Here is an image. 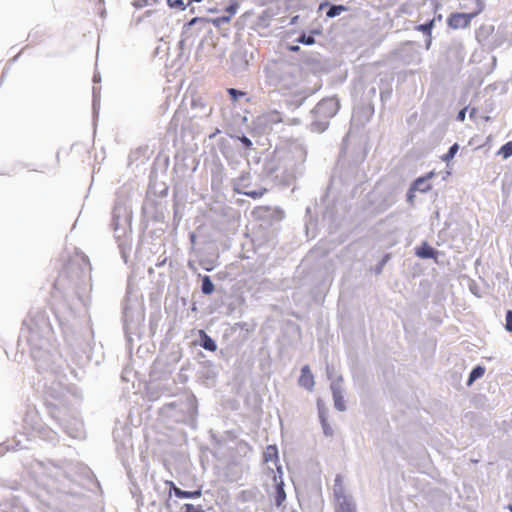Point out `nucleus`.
<instances>
[{
  "mask_svg": "<svg viewBox=\"0 0 512 512\" xmlns=\"http://www.w3.org/2000/svg\"><path fill=\"white\" fill-rule=\"evenodd\" d=\"M54 295L62 301L55 310L30 312L23 320L17 350L24 354L26 347L38 373L46 374L43 405L48 416L73 439L85 437L84 423L75 405V398L64 382V361L55 346V331L51 316L57 322L66 343L85 354L84 363L93 360L95 345L89 308L91 305V275L80 264L70 261L53 283Z\"/></svg>",
  "mask_w": 512,
  "mask_h": 512,
  "instance_id": "nucleus-1",
  "label": "nucleus"
},
{
  "mask_svg": "<svg viewBox=\"0 0 512 512\" xmlns=\"http://www.w3.org/2000/svg\"><path fill=\"white\" fill-rule=\"evenodd\" d=\"M45 474L49 489L59 493L62 505L73 512L88 508L91 503L90 493L100 489L93 471L84 464L49 461L45 466Z\"/></svg>",
  "mask_w": 512,
  "mask_h": 512,
  "instance_id": "nucleus-2",
  "label": "nucleus"
},
{
  "mask_svg": "<svg viewBox=\"0 0 512 512\" xmlns=\"http://www.w3.org/2000/svg\"><path fill=\"white\" fill-rule=\"evenodd\" d=\"M264 162L259 176L269 179L275 185L288 187L305 172L307 150L302 144L294 143L288 149L264 152Z\"/></svg>",
  "mask_w": 512,
  "mask_h": 512,
  "instance_id": "nucleus-3",
  "label": "nucleus"
},
{
  "mask_svg": "<svg viewBox=\"0 0 512 512\" xmlns=\"http://www.w3.org/2000/svg\"><path fill=\"white\" fill-rule=\"evenodd\" d=\"M158 415L167 422L183 423L195 428L198 416L197 397L193 393L175 397L158 409Z\"/></svg>",
  "mask_w": 512,
  "mask_h": 512,
  "instance_id": "nucleus-4",
  "label": "nucleus"
},
{
  "mask_svg": "<svg viewBox=\"0 0 512 512\" xmlns=\"http://www.w3.org/2000/svg\"><path fill=\"white\" fill-rule=\"evenodd\" d=\"M123 331L126 346L131 352L134 342L140 341L145 334V307L137 298L126 296L122 308Z\"/></svg>",
  "mask_w": 512,
  "mask_h": 512,
  "instance_id": "nucleus-5",
  "label": "nucleus"
},
{
  "mask_svg": "<svg viewBox=\"0 0 512 512\" xmlns=\"http://www.w3.org/2000/svg\"><path fill=\"white\" fill-rule=\"evenodd\" d=\"M132 218L131 206L127 204L126 200L117 198L112 209L110 225L114 231L121 258L125 264L129 263L132 250V239L126 236L127 228L131 229Z\"/></svg>",
  "mask_w": 512,
  "mask_h": 512,
  "instance_id": "nucleus-6",
  "label": "nucleus"
},
{
  "mask_svg": "<svg viewBox=\"0 0 512 512\" xmlns=\"http://www.w3.org/2000/svg\"><path fill=\"white\" fill-rule=\"evenodd\" d=\"M340 107V99L336 95L320 100L311 111L313 117L310 124L311 131L325 132L330 125V120L337 115Z\"/></svg>",
  "mask_w": 512,
  "mask_h": 512,
  "instance_id": "nucleus-7",
  "label": "nucleus"
},
{
  "mask_svg": "<svg viewBox=\"0 0 512 512\" xmlns=\"http://www.w3.org/2000/svg\"><path fill=\"white\" fill-rule=\"evenodd\" d=\"M152 192V187L149 186L147 191V196L144 199L141 207V230L146 231L151 222L160 225L166 224V205L162 200H157L155 198H151L150 194Z\"/></svg>",
  "mask_w": 512,
  "mask_h": 512,
  "instance_id": "nucleus-8",
  "label": "nucleus"
},
{
  "mask_svg": "<svg viewBox=\"0 0 512 512\" xmlns=\"http://www.w3.org/2000/svg\"><path fill=\"white\" fill-rule=\"evenodd\" d=\"M217 148L232 169L238 168L242 160L245 158L244 153H242L238 144H236L235 140L230 138L228 135L227 137H220L218 139Z\"/></svg>",
  "mask_w": 512,
  "mask_h": 512,
  "instance_id": "nucleus-9",
  "label": "nucleus"
},
{
  "mask_svg": "<svg viewBox=\"0 0 512 512\" xmlns=\"http://www.w3.org/2000/svg\"><path fill=\"white\" fill-rule=\"evenodd\" d=\"M282 122V114L277 110H272L258 115L252 121L250 132L253 136L269 134L275 125H278Z\"/></svg>",
  "mask_w": 512,
  "mask_h": 512,
  "instance_id": "nucleus-10",
  "label": "nucleus"
},
{
  "mask_svg": "<svg viewBox=\"0 0 512 512\" xmlns=\"http://www.w3.org/2000/svg\"><path fill=\"white\" fill-rule=\"evenodd\" d=\"M253 213L261 222L260 227H271L272 232L279 229L278 225L285 217V213L280 207L260 206Z\"/></svg>",
  "mask_w": 512,
  "mask_h": 512,
  "instance_id": "nucleus-11",
  "label": "nucleus"
},
{
  "mask_svg": "<svg viewBox=\"0 0 512 512\" xmlns=\"http://www.w3.org/2000/svg\"><path fill=\"white\" fill-rule=\"evenodd\" d=\"M220 368L209 359L200 360L199 367L196 370L198 383L206 388H214L218 381Z\"/></svg>",
  "mask_w": 512,
  "mask_h": 512,
  "instance_id": "nucleus-12",
  "label": "nucleus"
},
{
  "mask_svg": "<svg viewBox=\"0 0 512 512\" xmlns=\"http://www.w3.org/2000/svg\"><path fill=\"white\" fill-rule=\"evenodd\" d=\"M219 250L214 243L206 245L199 254L198 263L200 267L207 271H213L219 265Z\"/></svg>",
  "mask_w": 512,
  "mask_h": 512,
  "instance_id": "nucleus-13",
  "label": "nucleus"
},
{
  "mask_svg": "<svg viewBox=\"0 0 512 512\" xmlns=\"http://www.w3.org/2000/svg\"><path fill=\"white\" fill-rule=\"evenodd\" d=\"M343 382V376L338 375L335 380L331 381L330 384L334 408L339 412H344L347 410L346 400L344 397L345 389L342 386Z\"/></svg>",
  "mask_w": 512,
  "mask_h": 512,
  "instance_id": "nucleus-14",
  "label": "nucleus"
},
{
  "mask_svg": "<svg viewBox=\"0 0 512 512\" xmlns=\"http://www.w3.org/2000/svg\"><path fill=\"white\" fill-rule=\"evenodd\" d=\"M323 35V27L320 23H314L311 26L301 29L298 36L294 39L297 44L311 46L316 43V36Z\"/></svg>",
  "mask_w": 512,
  "mask_h": 512,
  "instance_id": "nucleus-15",
  "label": "nucleus"
},
{
  "mask_svg": "<svg viewBox=\"0 0 512 512\" xmlns=\"http://www.w3.org/2000/svg\"><path fill=\"white\" fill-rule=\"evenodd\" d=\"M414 255L419 259L434 260L436 263H438L439 256L444 255V252L431 246L427 240H423L414 248Z\"/></svg>",
  "mask_w": 512,
  "mask_h": 512,
  "instance_id": "nucleus-16",
  "label": "nucleus"
},
{
  "mask_svg": "<svg viewBox=\"0 0 512 512\" xmlns=\"http://www.w3.org/2000/svg\"><path fill=\"white\" fill-rule=\"evenodd\" d=\"M248 52L244 48H238L230 54L231 70L235 74L242 73L249 65Z\"/></svg>",
  "mask_w": 512,
  "mask_h": 512,
  "instance_id": "nucleus-17",
  "label": "nucleus"
},
{
  "mask_svg": "<svg viewBox=\"0 0 512 512\" xmlns=\"http://www.w3.org/2000/svg\"><path fill=\"white\" fill-rule=\"evenodd\" d=\"M31 429L34 436H37L47 442L55 443L58 441L57 432H55L52 428L46 426L39 420H32Z\"/></svg>",
  "mask_w": 512,
  "mask_h": 512,
  "instance_id": "nucleus-18",
  "label": "nucleus"
},
{
  "mask_svg": "<svg viewBox=\"0 0 512 512\" xmlns=\"http://www.w3.org/2000/svg\"><path fill=\"white\" fill-rule=\"evenodd\" d=\"M472 20L468 12H452L447 17L446 23L450 29L457 30L469 27Z\"/></svg>",
  "mask_w": 512,
  "mask_h": 512,
  "instance_id": "nucleus-19",
  "label": "nucleus"
},
{
  "mask_svg": "<svg viewBox=\"0 0 512 512\" xmlns=\"http://www.w3.org/2000/svg\"><path fill=\"white\" fill-rule=\"evenodd\" d=\"M349 9L350 7L347 5L335 4L329 0H323L318 5L317 12L325 11V18L332 19L341 15L343 12H347Z\"/></svg>",
  "mask_w": 512,
  "mask_h": 512,
  "instance_id": "nucleus-20",
  "label": "nucleus"
},
{
  "mask_svg": "<svg viewBox=\"0 0 512 512\" xmlns=\"http://www.w3.org/2000/svg\"><path fill=\"white\" fill-rule=\"evenodd\" d=\"M165 485L170 487V496L174 495L179 499H197L202 496V486L198 487L195 490H183L176 486V484L171 480H166Z\"/></svg>",
  "mask_w": 512,
  "mask_h": 512,
  "instance_id": "nucleus-21",
  "label": "nucleus"
},
{
  "mask_svg": "<svg viewBox=\"0 0 512 512\" xmlns=\"http://www.w3.org/2000/svg\"><path fill=\"white\" fill-rule=\"evenodd\" d=\"M195 346H199L208 352H216L218 344L204 329H199L197 338L194 340Z\"/></svg>",
  "mask_w": 512,
  "mask_h": 512,
  "instance_id": "nucleus-22",
  "label": "nucleus"
},
{
  "mask_svg": "<svg viewBox=\"0 0 512 512\" xmlns=\"http://www.w3.org/2000/svg\"><path fill=\"white\" fill-rule=\"evenodd\" d=\"M415 46L416 42L406 41L395 50V56L405 63H410L415 58Z\"/></svg>",
  "mask_w": 512,
  "mask_h": 512,
  "instance_id": "nucleus-23",
  "label": "nucleus"
},
{
  "mask_svg": "<svg viewBox=\"0 0 512 512\" xmlns=\"http://www.w3.org/2000/svg\"><path fill=\"white\" fill-rule=\"evenodd\" d=\"M435 28V19H427L424 23L417 24L414 27L415 31L421 32L424 36V47L429 50L432 45V31Z\"/></svg>",
  "mask_w": 512,
  "mask_h": 512,
  "instance_id": "nucleus-24",
  "label": "nucleus"
},
{
  "mask_svg": "<svg viewBox=\"0 0 512 512\" xmlns=\"http://www.w3.org/2000/svg\"><path fill=\"white\" fill-rule=\"evenodd\" d=\"M393 77H383L379 79L378 82V89H379V96L380 101L382 103V106L384 107L385 104L391 100L392 94H393Z\"/></svg>",
  "mask_w": 512,
  "mask_h": 512,
  "instance_id": "nucleus-25",
  "label": "nucleus"
},
{
  "mask_svg": "<svg viewBox=\"0 0 512 512\" xmlns=\"http://www.w3.org/2000/svg\"><path fill=\"white\" fill-rule=\"evenodd\" d=\"M131 454H132V444L127 446L125 443H122L121 445L117 446L118 458L120 459L122 465L124 466L128 478L132 481V478H133L132 469L129 464V458H130Z\"/></svg>",
  "mask_w": 512,
  "mask_h": 512,
  "instance_id": "nucleus-26",
  "label": "nucleus"
},
{
  "mask_svg": "<svg viewBox=\"0 0 512 512\" xmlns=\"http://www.w3.org/2000/svg\"><path fill=\"white\" fill-rule=\"evenodd\" d=\"M298 385L307 391L312 392L315 386L314 375L308 364H305L300 369V376L298 378Z\"/></svg>",
  "mask_w": 512,
  "mask_h": 512,
  "instance_id": "nucleus-27",
  "label": "nucleus"
},
{
  "mask_svg": "<svg viewBox=\"0 0 512 512\" xmlns=\"http://www.w3.org/2000/svg\"><path fill=\"white\" fill-rule=\"evenodd\" d=\"M329 190L330 186H327L325 191L320 197V203H317V207L321 209V213L323 215V218H328L331 222H333L334 214H335V207L334 205H331L330 203H327L328 197H329Z\"/></svg>",
  "mask_w": 512,
  "mask_h": 512,
  "instance_id": "nucleus-28",
  "label": "nucleus"
},
{
  "mask_svg": "<svg viewBox=\"0 0 512 512\" xmlns=\"http://www.w3.org/2000/svg\"><path fill=\"white\" fill-rule=\"evenodd\" d=\"M505 43H508V47L512 46V41L508 38L506 31L498 28L492 35L487 50L493 51L499 47H502Z\"/></svg>",
  "mask_w": 512,
  "mask_h": 512,
  "instance_id": "nucleus-29",
  "label": "nucleus"
},
{
  "mask_svg": "<svg viewBox=\"0 0 512 512\" xmlns=\"http://www.w3.org/2000/svg\"><path fill=\"white\" fill-rule=\"evenodd\" d=\"M495 27L494 25H481L476 30V40L479 44H481L483 47L487 48L490 40L492 39V35L494 33Z\"/></svg>",
  "mask_w": 512,
  "mask_h": 512,
  "instance_id": "nucleus-30",
  "label": "nucleus"
},
{
  "mask_svg": "<svg viewBox=\"0 0 512 512\" xmlns=\"http://www.w3.org/2000/svg\"><path fill=\"white\" fill-rule=\"evenodd\" d=\"M251 185V174L249 171H242L241 174L231 180V186L235 193H241V190L247 189Z\"/></svg>",
  "mask_w": 512,
  "mask_h": 512,
  "instance_id": "nucleus-31",
  "label": "nucleus"
},
{
  "mask_svg": "<svg viewBox=\"0 0 512 512\" xmlns=\"http://www.w3.org/2000/svg\"><path fill=\"white\" fill-rule=\"evenodd\" d=\"M201 22H204V20L200 16L193 17L185 22L182 27L181 36L187 40L194 39L197 36L194 27L201 25Z\"/></svg>",
  "mask_w": 512,
  "mask_h": 512,
  "instance_id": "nucleus-32",
  "label": "nucleus"
},
{
  "mask_svg": "<svg viewBox=\"0 0 512 512\" xmlns=\"http://www.w3.org/2000/svg\"><path fill=\"white\" fill-rule=\"evenodd\" d=\"M166 227L167 225H161L160 227L153 228L148 231L147 235H145V231H142V235L139 237L138 247L136 249L135 255L137 256L140 246L144 245L146 237H150L152 240H161L165 233Z\"/></svg>",
  "mask_w": 512,
  "mask_h": 512,
  "instance_id": "nucleus-33",
  "label": "nucleus"
},
{
  "mask_svg": "<svg viewBox=\"0 0 512 512\" xmlns=\"http://www.w3.org/2000/svg\"><path fill=\"white\" fill-rule=\"evenodd\" d=\"M263 462L269 463L272 462L277 469L278 466H282L280 464V458H279V450L276 444H269L266 446L264 452H263Z\"/></svg>",
  "mask_w": 512,
  "mask_h": 512,
  "instance_id": "nucleus-34",
  "label": "nucleus"
},
{
  "mask_svg": "<svg viewBox=\"0 0 512 512\" xmlns=\"http://www.w3.org/2000/svg\"><path fill=\"white\" fill-rule=\"evenodd\" d=\"M230 138H233L235 140V143H240L241 148L240 150L242 153H244V157L246 158L248 156V152L252 149L253 142L252 140L247 137L243 132H238L235 134H229L227 133Z\"/></svg>",
  "mask_w": 512,
  "mask_h": 512,
  "instance_id": "nucleus-35",
  "label": "nucleus"
},
{
  "mask_svg": "<svg viewBox=\"0 0 512 512\" xmlns=\"http://www.w3.org/2000/svg\"><path fill=\"white\" fill-rule=\"evenodd\" d=\"M200 281V291L205 296H210L215 292V284L212 281V278L207 274H199L198 275Z\"/></svg>",
  "mask_w": 512,
  "mask_h": 512,
  "instance_id": "nucleus-36",
  "label": "nucleus"
},
{
  "mask_svg": "<svg viewBox=\"0 0 512 512\" xmlns=\"http://www.w3.org/2000/svg\"><path fill=\"white\" fill-rule=\"evenodd\" d=\"M22 449H28V446L26 444H23L21 439L15 437L11 441V443L4 442L0 444V457L3 456L8 451H18Z\"/></svg>",
  "mask_w": 512,
  "mask_h": 512,
  "instance_id": "nucleus-37",
  "label": "nucleus"
},
{
  "mask_svg": "<svg viewBox=\"0 0 512 512\" xmlns=\"http://www.w3.org/2000/svg\"><path fill=\"white\" fill-rule=\"evenodd\" d=\"M100 87L93 86L92 88V117H93V124L96 126V123L99 118V110H100Z\"/></svg>",
  "mask_w": 512,
  "mask_h": 512,
  "instance_id": "nucleus-38",
  "label": "nucleus"
},
{
  "mask_svg": "<svg viewBox=\"0 0 512 512\" xmlns=\"http://www.w3.org/2000/svg\"><path fill=\"white\" fill-rule=\"evenodd\" d=\"M486 372V367L483 364L475 365L466 380V386L471 387L478 379L482 378Z\"/></svg>",
  "mask_w": 512,
  "mask_h": 512,
  "instance_id": "nucleus-39",
  "label": "nucleus"
},
{
  "mask_svg": "<svg viewBox=\"0 0 512 512\" xmlns=\"http://www.w3.org/2000/svg\"><path fill=\"white\" fill-rule=\"evenodd\" d=\"M334 512H357L354 498H344L341 503H335Z\"/></svg>",
  "mask_w": 512,
  "mask_h": 512,
  "instance_id": "nucleus-40",
  "label": "nucleus"
},
{
  "mask_svg": "<svg viewBox=\"0 0 512 512\" xmlns=\"http://www.w3.org/2000/svg\"><path fill=\"white\" fill-rule=\"evenodd\" d=\"M3 512H21L20 500L17 497L11 499H5L0 502Z\"/></svg>",
  "mask_w": 512,
  "mask_h": 512,
  "instance_id": "nucleus-41",
  "label": "nucleus"
},
{
  "mask_svg": "<svg viewBox=\"0 0 512 512\" xmlns=\"http://www.w3.org/2000/svg\"><path fill=\"white\" fill-rule=\"evenodd\" d=\"M191 108L193 110L199 109L201 114L195 113L193 117H202L210 114L211 109L207 107L202 98H192Z\"/></svg>",
  "mask_w": 512,
  "mask_h": 512,
  "instance_id": "nucleus-42",
  "label": "nucleus"
},
{
  "mask_svg": "<svg viewBox=\"0 0 512 512\" xmlns=\"http://www.w3.org/2000/svg\"><path fill=\"white\" fill-rule=\"evenodd\" d=\"M410 185L413 189L417 190V192L427 193L432 189V183L425 180L424 177L418 176L416 177Z\"/></svg>",
  "mask_w": 512,
  "mask_h": 512,
  "instance_id": "nucleus-43",
  "label": "nucleus"
},
{
  "mask_svg": "<svg viewBox=\"0 0 512 512\" xmlns=\"http://www.w3.org/2000/svg\"><path fill=\"white\" fill-rule=\"evenodd\" d=\"M202 20H204V22H201L202 26L210 27V25L212 24L218 28L230 21L229 16H226L224 13L216 17H202Z\"/></svg>",
  "mask_w": 512,
  "mask_h": 512,
  "instance_id": "nucleus-44",
  "label": "nucleus"
},
{
  "mask_svg": "<svg viewBox=\"0 0 512 512\" xmlns=\"http://www.w3.org/2000/svg\"><path fill=\"white\" fill-rule=\"evenodd\" d=\"M270 472L273 474V489L274 490H285V484L283 480V468L282 466H278L276 472L273 471L272 468H269Z\"/></svg>",
  "mask_w": 512,
  "mask_h": 512,
  "instance_id": "nucleus-45",
  "label": "nucleus"
},
{
  "mask_svg": "<svg viewBox=\"0 0 512 512\" xmlns=\"http://www.w3.org/2000/svg\"><path fill=\"white\" fill-rule=\"evenodd\" d=\"M391 259L390 253H384L378 262L370 268L371 272L375 275H380L383 272L385 265Z\"/></svg>",
  "mask_w": 512,
  "mask_h": 512,
  "instance_id": "nucleus-46",
  "label": "nucleus"
},
{
  "mask_svg": "<svg viewBox=\"0 0 512 512\" xmlns=\"http://www.w3.org/2000/svg\"><path fill=\"white\" fill-rule=\"evenodd\" d=\"M227 93L233 103L239 102L242 98H245L247 102L250 100L247 92L238 88H228Z\"/></svg>",
  "mask_w": 512,
  "mask_h": 512,
  "instance_id": "nucleus-47",
  "label": "nucleus"
},
{
  "mask_svg": "<svg viewBox=\"0 0 512 512\" xmlns=\"http://www.w3.org/2000/svg\"><path fill=\"white\" fill-rule=\"evenodd\" d=\"M304 63L311 67L313 71L321 72L324 70L325 64L316 56H310L303 59Z\"/></svg>",
  "mask_w": 512,
  "mask_h": 512,
  "instance_id": "nucleus-48",
  "label": "nucleus"
},
{
  "mask_svg": "<svg viewBox=\"0 0 512 512\" xmlns=\"http://www.w3.org/2000/svg\"><path fill=\"white\" fill-rule=\"evenodd\" d=\"M459 149H460V146L458 143L452 144L448 148L447 152L440 156V160L442 162H445L448 165L454 159V157L458 153Z\"/></svg>",
  "mask_w": 512,
  "mask_h": 512,
  "instance_id": "nucleus-49",
  "label": "nucleus"
},
{
  "mask_svg": "<svg viewBox=\"0 0 512 512\" xmlns=\"http://www.w3.org/2000/svg\"><path fill=\"white\" fill-rule=\"evenodd\" d=\"M361 111L366 121H369L375 112V105L373 101H362Z\"/></svg>",
  "mask_w": 512,
  "mask_h": 512,
  "instance_id": "nucleus-50",
  "label": "nucleus"
},
{
  "mask_svg": "<svg viewBox=\"0 0 512 512\" xmlns=\"http://www.w3.org/2000/svg\"><path fill=\"white\" fill-rule=\"evenodd\" d=\"M270 496L273 500L274 505L279 508L283 505V503L286 501V492L285 490H273L272 493H270Z\"/></svg>",
  "mask_w": 512,
  "mask_h": 512,
  "instance_id": "nucleus-51",
  "label": "nucleus"
},
{
  "mask_svg": "<svg viewBox=\"0 0 512 512\" xmlns=\"http://www.w3.org/2000/svg\"><path fill=\"white\" fill-rule=\"evenodd\" d=\"M333 494L335 503H341L344 498H353V496L345 493L343 485H334Z\"/></svg>",
  "mask_w": 512,
  "mask_h": 512,
  "instance_id": "nucleus-52",
  "label": "nucleus"
},
{
  "mask_svg": "<svg viewBox=\"0 0 512 512\" xmlns=\"http://www.w3.org/2000/svg\"><path fill=\"white\" fill-rule=\"evenodd\" d=\"M503 159H508L512 156V139L504 143L497 152Z\"/></svg>",
  "mask_w": 512,
  "mask_h": 512,
  "instance_id": "nucleus-53",
  "label": "nucleus"
},
{
  "mask_svg": "<svg viewBox=\"0 0 512 512\" xmlns=\"http://www.w3.org/2000/svg\"><path fill=\"white\" fill-rule=\"evenodd\" d=\"M239 9V2L238 0H229L228 5L225 7L224 14L226 16H229V19L237 13Z\"/></svg>",
  "mask_w": 512,
  "mask_h": 512,
  "instance_id": "nucleus-54",
  "label": "nucleus"
},
{
  "mask_svg": "<svg viewBox=\"0 0 512 512\" xmlns=\"http://www.w3.org/2000/svg\"><path fill=\"white\" fill-rule=\"evenodd\" d=\"M265 192H267V189H265V188L252 189V190L243 189V190H241L240 194L248 196L252 199H258V198H261L265 194Z\"/></svg>",
  "mask_w": 512,
  "mask_h": 512,
  "instance_id": "nucleus-55",
  "label": "nucleus"
},
{
  "mask_svg": "<svg viewBox=\"0 0 512 512\" xmlns=\"http://www.w3.org/2000/svg\"><path fill=\"white\" fill-rule=\"evenodd\" d=\"M316 407H317L319 419H321V418L324 419V418L328 417V408L326 407V404L321 397L317 398Z\"/></svg>",
  "mask_w": 512,
  "mask_h": 512,
  "instance_id": "nucleus-56",
  "label": "nucleus"
},
{
  "mask_svg": "<svg viewBox=\"0 0 512 512\" xmlns=\"http://www.w3.org/2000/svg\"><path fill=\"white\" fill-rule=\"evenodd\" d=\"M166 3L170 9H175L178 11H185L189 5L184 2V0H166Z\"/></svg>",
  "mask_w": 512,
  "mask_h": 512,
  "instance_id": "nucleus-57",
  "label": "nucleus"
},
{
  "mask_svg": "<svg viewBox=\"0 0 512 512\" xmlns=\"http://www.w3.org/2000/svg\"><path fill=\"white\" fill-rule=\"evenodd\" d=\"M475 3V8L468 12L472 19L481 14L485 9V2L483 0H472Z\"/></svg>",
  "mask_w": 512,
  "mask_h": 512,
  "instance_id": "nucleus-58",
  "label": "nucleus"
},
{
  "mask_svg": "<svg viewBox=\"0 0 512 512\" xmlns=\"http://www.w3.org/2000/svg\"><path fill=\"white\" fill-rule=\"evenodd\" d=\"M319 422H320L323 434L326 437H332L334 434V431H333L331 425L329 424L328 417L324 418V419H322V418L319 419Z\"/></svg>",
  "mask_w": 512,
  "mask_h": 512,
  "instance_id": "nucleus-59",
  "label": "nucleus"
},
{
  "mask_svg": "<svg viewBox=\"0 0 512 512\" xmlns=\"http://www.w3.org/2000/svg\"><path fill=\"white\" fill-rule=\"evenodd\" d=\"M179 512H205V511L201 505L185 503L181 506V509Z\"/></svg>",
  "mask_w": 512,
  "mask_h": 512,
  "instance_id": "nucleus-60",
  "label": "nucleus"
},
{
  "mask_svg": "<svg viewBox=\"0 0 512 512\" xmlns=\"http://www.w3.org/2000/svg\"><path fill=\"white\" fill-rule=\"evenodd\" d=\"M378 90V86H371L367 88L362 97V101H373V99L376 98Z\"/></svg>",
  "mask_w": 512,
  "mask_h": 512,
  "instance_id": "nucleus-61",
  "label": "nucleus"
},
{
  "mask_svg": "<svg viewBox=\"0 0 512 512\" xmlns=\"http://www.w3.org/2000/svg\"><path fill=\"white\" fill-rule=\"evenodd\" d=\"M158 0H134L132 5L135 9H142L150 4L157 3Z\"/></svg>",
  "mask_w": 512,
  "mask_h": 512,
  "instance_id": "nucleus-62",
  "label": "nucleus"
},
{
  "mask_svg": "<svg viewBox=\"0 0 512 512\" xmlns=\"http://www.w3.org/2000/svg\"><path fill=\"white\" fill-rule=\"evenodd\" d=\"M505 329L512 333V309H508L505 315Z\"/></svg>",
  "mask_w": 512,
  "mask_h": 512,
  "instance_id": "nucleus-63",
  "label": "nucleus"
},
{
  "mask_svg": "<svg viewBox=\"0 0 512 512\" xmlns=\"http://www.w3.org/2000/svg\"><path fill=\"white\" fill-rule=\"evenodd\" d=\"M416 192H417V190L413 189V187L411 185H409V188H408V190L406 192V201L410 205L414 204V200H415V197H416Z\"/></svg>",
  "mask_w": 512,
  "mask_h": 512,
  "instance_id": "nucleus-64",
  "label": "nucleus"
}]
</instances>
